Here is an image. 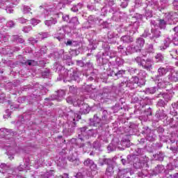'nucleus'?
Instances as JSON below:
<instances>
[{"instance_id":"obj_1","label":"nucleus","mask_w":178,"mask_h":178,"mask_svg":"<svg viewBox=\"0 0 178 178\" xmlns=\"http://www.w3.org/2000/svg\"><path fill=\"white\" fill-rule=\"evenodd\" d=\"M144 44H145V40L143 38H139L136 40V48L138 51H141V48L144 47Z\"/></svg>"},{"instance_id":"obj_2","label":"nucleus","mask_w":178,"mask_h":178,"mask_svg":"<svg viewBox=\"0 0 178 178\" xmlns=\"http://www.w3.org/2000/svg\"><path fill=\"white\" fill-rule=\"evenodd\" d=\"M152 67V64H151V60H146L145 64H142V67L145 69L146 70H151V67Z\"/></svg>"},{"instance_id":"obj_3","label":"nucleus","mask_w":178,"mask_h":178,"mask_svg":"<svg viewBox=\"0 0 178 178\" xmlns=\"http://www.w3.org/2000/svg\"><path fill=\"white\" fill-rule=\"evenodd\" d=\"M84 166H88L89 168H91L92 165H94V161L90 159H87L86 160L84 161L83 162Z\"/></svg>"},{"instance_id":"obj_4","label":"nucleus","mask_w":178,"mask_h":178,"mask_svg":"<svg viewBox=\"0 0 178 178\" xmlns=\"http://www.w3.org/2000/svg\"><path fill=\"white\" fill-rule=\"evenodd\" d=\"M159 76H165L166 73H168V70L163 67H160L158 70Z\"/></svg>"},{"instance_id":"obj_5","label":"nucleus","mask_w":178,"mask_h":178,"mask_svg":"<svg viewBox=\"0 0 178 178\" xmlns=\"http://www.w3.org/2000/svg\"><path fill=\"white\" fill-rule=\"evenodd\" d=\"M37 62L34 60H28L24 63H22V65H28L29 66H35V64Z\"/></svg>"},{"instance_id":"obj_6","label":"nucleus","mask_w":178,"mask_h":178,"mask_svg":"<svg viewBox=\"0 0 178 178\" xmlns=\"http://www.w3.org/2000/svg\"><path fill=\"white\" fill-rule=\"evenodd\" d=\"M121 1V6L122 8H127L129 6V1L130 0H120Z\"/></svg>"},{"instance_id":"obj_7","label":"nucleus","mask_w":178,"mask_h":178,"mask_svg":"<svg viewBox=\"0 0 178 178\" xmlns=\"http://www.w3.org/2000/svg\"><path fill=\"white\" fill-rule=\"evenodd\" d=\"M121 40L123 41V42H130V36L124 35L121 38Z\"/></svg>"},{"instance_id":"obj_8","label":"nucleus","mask_w":178,"mask_h":178,"mask_svg":"<svg viewBox=\"0 0 178 178\" xmlns=\"http://www.w3.org/2000/svg\"><path fill=\"white\" fill-rule=\"evenodd\" d=\"M113 172V168L112 167H108L106 168V175H108V176H110V175H112V173Z\"/></svg>"},{"instance_id":"obj_9","label":"nucleus","mask_w":178,"mask_h":178,"mask_svg":"<svg viewBox=\"0 0 178 178\" xmlns=\"http://www.w3.org/2000/svg\"><path fill=\"white\" fill-rule=\"evenodd\" d=\"M159 25L160 27H163V26H166V22L165 19H159Z\"/></svg>"},{"instance_id":"obj_10","label":"nucleus","mask_w":178,"mask_h":178,"mask_svg":"<svg viewBox=\"0 0 178 178\" xmlns=\"http://www.w3.org/2000/svg\"><path fill=\"white\" fill-rule=\"evenodd\" d=\"M124 73L123 70H119L117 73L115 74V76H122Z\"/></svg>"},{"instance_id":"obj_11","label":"nucleus","mask_w":178,"mask_h":178,"mask_svg":"<svg viewBox=\"0 0 178 178\" xmlns=\"http://www.w3.org/2000/svg\"><path fill=\"white\" fill-rule=\"evenodd\" d=\"M71 10L72 12H79V8H77L76 6L71 8Z\"/></svg>"},{"instance_id":"obj_12","label":"nucleus","mask_w":178,"mask_h":178,"mask_svg":"<svg viewBox=\"0 0 178 178\" xmlns=\"http://www.w3.org/2000/svg\"><path fill=\"white\" fill-rule=\"evenodd\" d=\"M74 116H76L77 120H80V119H81V115H80L77 113H74Z\"/></svg>"},{"instance_id":"obj_13","label":"nucleus","mask_w":178,"mask_h":178,"mask_svg":"<svg viewBox=\"0 0 178 178\" xmlns=\"http://www.w3.org/2000/svg\"><path fill=\"white\" fill-rule=\"evenodd\" d=\"M87 127H81V131L83 133L87 130Z\"/></svg>"},{"instance_id":"obj_14","label":"nucleus","mask_w":178,"mask_h":178,"mask_svg":"<svg viewBox=\"0 0 178 178\" xmlns=\"http://www.w3.org/2000/svg\"><path fill=\"white\" fill-rule=\"evenodd\" d=\"M72 44H73V42H72V40H68L67 41L66 45H72Z\"/></svg>"},{"instance_id":"obj_15","label":"nucleus","mask_w":178,"mask_h":178,"mask_svg":"<svg viewBox=\"0 0 178 178\" xmlns=\"http://www.w3.org/2000/svg\"><path fill=\"white\" fill-rule=\"evenodd\" d=\"M66 17H67V19H69V16L68 15H67L65 17H63V19L64 22H66Z\"/></svg>"},{"instance_id":"obj_16","label":"nucleus","mask_w":178,"mask_h":178,"mask_svg":"<svg viewBox=\"0 0 178 178\" xmlns=\"http://www.w3.org/2000/svg\"><path fill=\"white\" fill-rule=\"evenodd\" d=\"M174 178H178V173H175L173 175Z\"/></svg>"},{"instance_id":"obj_17","label":"nucleus","mask_w":178,"mask_h":178,"mask_svg":"<svg viewBox=\"0 0 178 178\" xmlns=\"http://www.w3.org/2000/svg\"><path fill=\"white\" fill-rule=\"evenodd\" d=\"M83 113H85V114L88 113V110H87V109L83 110Z\"/></svg>"},{"instance_id":"obj_18","label":"nucleus","mask_w":178,"mask_h":178,"mask_svg":"<svg viewBox=\"0 0 178 178\" xmlns=\"http://www.w3.org/2000/svg\"><path fill=\"white\" fill-rule=\"evenodd\" d=\"M140 59H141L140 57H137V58H136V60L137 62H138V60H140Z\"/></svg>"},{"instance_id":"obj_19","label":"nucleus","mask_w":178,"mask_h":178,"mask_svg":"<svg viewBox=\"0 0 178 178\" xmlns=\"http://www.w3.org/2000/svg\"><path fill=\"white\" fill-rule=\"evenodd\" d=\"M73 122H74V124H76V118H73Z\"/></svg>"},{"instance_id":"obj_20","label":"nucleus","mask_w":178,"mask_h":178,"mask_svg":"<svg viewBox=\"0 0 178 178\" xmlns=\"http://www.w3.org/2000/svg\"><path fill=\"white\" fill-rule=\"evenodd\" d=\"M172 81H175L176 83V81H177V78H174V79H172Z\"/></svg>"},{"instance_id":"obj_21","label":"nucleus","mask_w":178,"mask_h":178,"mask_svg":"<svg viewBox=\"0 0 178 178\" xmlns=\"http://www.w3.org/2000/svg\"><path fill=\"white\" fill-rule=\"evenodd\" d=\"M122 162L123 165H124V162H126V160L122 159Z\"/></svg>"},{"instance_id":"obj_22","label":"nucleus","mask_w":178,"mask_h":178,"mask_svg":"<svg viewBox=\"0 0 178 178\" xmlns=\"http://www.w3.org/2000/svg\"><path fill=\"white\" fill-rule=\"evenodd\" d=\"M58 138H62V136H58Z\"/></svg>"}]
</instances>
